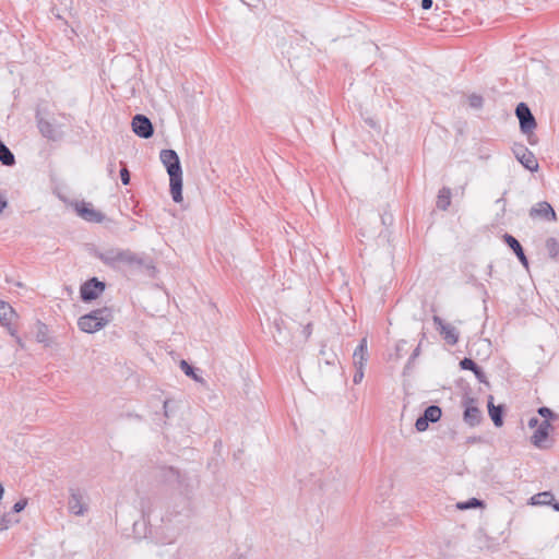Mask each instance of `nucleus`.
Returning a JSON list of instances; mask_svg holds the SVG:
<instances>
[{
  "label": "nucleus",
  "mask_w": 559,
  "mask_h": 559,
  "mask_svg": "<svg viewBox=\"0 0 559 559\" xmlns=\"http://www.w3.org/2000/svg\"><path fill=\"white\" fill-rule=\"evenodd\" d=\"M157 477L165 484L173 486L179 491L180 497L174 501L165 516L159 519L160 524L155 523L153 518L152 501L143 499L141 501V512L143 525L148 526L145 537H150L157 544H171L179 536L183 528V520L191 515V496L193 485L187 474H181L171 466H163L158 469Z\"/></svg>",
  "instance_id": "nucleus-1"
},
{
  "label": "nucleus",
  "mask_w": 559,
  "mask_h": 559,
  "mask_svg": "<svg viewBox=\"0 0 559 559\" xmlns=\"http://www.w3.org/2000/svg\"><path fill=\"white\" fill-rule=\"evenodd\" d=\"M94 255L111 269L128 267L130 270L154 269L152 260L130 249L106 248L96 250Z\"/></svg>",
  "instance_id": "nucleus-2"
},
{
  "label": "nucleus",
  "mask_w": 559,
  "mask_h": 559,
  "mask_svg": "<svg viewBox=\"0 0 559 559\" xmlns=\"http://www.w3.org/2000/svg\"><path fill=\"white\" fill-rule=\"evenodd\" d=\"M159 158L169 175L173 200L179 203L182 201V169L179 156L174 150H162Z\"/></svg>",
  "instance_id": "nucleus-3"
},
{
  "label": "nucleus",
  "mask_w": 559,
  "mask_h": 559,
  "mask_svg": "<svg viewBox=\"0 0 559 559\" xmlns=\"http://www.w3.org/2000/svg\"><path fill=\"white\" fill-rule=\"evenodd\" d=\"M112 318V310L110 308L104 307L82 316L79 319L78 324L83 332L94 333L108 324Z\"/></svg>",
  "instance_id": "nucleus-4"
},
{
  "label": "nucleus",
  "mask_w": 559,
  "mask_h": 559,
  "mask_svg": "<svg viewBox=\"0 0 559 559\" xmlns=\"http://www.w3.org/2000/svg\"><path fill=\"white\" fill-rule=\"evenodd\" d=\"M515 115L520 122V130L527 135L531 144H535L533 131L537 124L530 107L525 103H520L515 108Z\"/></svg>",
  "instance_id": "nucleus-5"
},
{
  "label": "nucleus",
  "mask_w": 559,
  "mask_h": 559,
  "mask_svg": "<svg viewBox=\"0 0 559 559\" xmlns=\"http://www.w3.org/2000/svg\"><path fill=\"white\" fill-rule=\"evenodd\" d=\"M432 320L436 330L439 332L445 344L449 346H454L457 343L460 336L457 328L452 323L445 322L438 316H433Z\"/></svg>",
  "instance_id": "nucleus-6"
},
{
  "label": "nucleus",
  "mask_w": 559,
  "mask_h": 559,
  "mask_svg": "<svg viewBox=\"0 0 559 559\" xmlns=\"http://www.w3.org/2000/svg\"><path fill=\"white\" fill-rule=\"evenodd\" d=\"M512 152L515 156V158L523 165L524 168H526L530 171H537L538 170V162L533 152H531L526 146L523 144L515 143L512 146Z\"/></svg>",
  "instance_id": "nucleus-7"
},
{
  "label": "nucleus",
  "mask_w": 559,
  "mask_h": 559,
  "mask_svg": "<svg viewBox=\"0 0 559 559\" xmlns=\"http://www.w3.org/2000/svg\"><path fill=\"white\" fill-rule=\"evenodd\" d=\"M69 491L68 509L70 513L78 516L84 515L88 510L84 493L79 488H70Z\"/></svg>",
  "instance_id": "nucleus-8"
},
{
  "label": "nucleus",
  "mask_w": 559,
  "mask_h": 559,
  "mask_svg": "<svg viewBox=\"0 0 559 559\" xmlns=\"http://www.w3.org/2000/svg\"><path fill=\"white\" fill-rule=\"evenodd\" d=\"M105 290V283L93 277L81 286V298L83 301L96 299Z\"/></svg>",
  "instance_id": "nucleus-9"
},
{
  "label": "nucleus",
  "mask_w": 559,
  "mask_h": 559,
  "mask_svg": "<svg viewBox=\"0 0 559 559\" xmlns=\"http://www.w3.org/2000/svg\"><path fill=\"white\" fill-rule=\"evenodd\" d=\"M131 126L133 132L142 139H150L154 133L151 120L144 115H135L132 119Z\"/></svg>",
  "instance_id": "nucleus-10"
},
{
  "label": "nucleus",
  "mask_w": 559,
  "mask_h": 559,
  "mask_svg": "<svg viewBox=\"0 0 559 559\" xmlns=\"http://www.w3.org/2000/svg\"><path fill=\"white\" fill-rule=\"evenodd\" d=\"M75 210L83 219L90 223H100L104 221L105 215L93 207L92 204L81 202L75 205Z\"/></svg>",
  "instance_id": "nucleus-11"
},
{
  "label": "nucleus",
  "mask_w": 559,
  "mask_h": 559,
  "mask_svg": "<svg viewBox=\"0 0 559 559\" xmlns=\"http://www.w3.org/2000/svg\"><path fill=\"white\" fill-rule=\"evenodd\" d=\"M530 216L532 218H543L548 222L557 221V215H556L555 210L546 201L538 202L536 205H534L530 210Z\"/></svg>",
  "instance_id": "nucleus-12"
},
{
  "label": "nucleus",
  "mask_w": 559,
  "mask_h": 559,
  "mask_svg": "<svg viewBox=\"0 0 559 559\" xmlns=\"http://www.w3.org/2000/svg\"><path fill=\"white\" fill-rule=\"evenodd\" d=\"M474 403V399H467L464 402L465 409L463 418L464 421L471 427L479 425L483 418L480 409L477 406H475Z\"/></svg>",
  "instance_id": "nucleus-13"
},
{
  "label": "nucleus",
  "mask_w": 559,
  "mask_h": 559,
  "mask_svg": "<svg viewBox=\"0 0 559 559\" xmlns=\"http://www.w3.org/2000/svg\"><path fill=\"white\" fill-rule=\"evenodd\" d=\"M369 359L368 352H353V365L355 369V373L353 377V381L355 384H358L364 379V369L365 365Z\"/></svg>",
  "instance_id": "nucleus-14"
},
{
  "label": "nucleus",
  "mask_w": 559,
  "mask_h": 559,
  "mask_svg": "<svg viewBox=\"0 0 559 559\" xmlns=\"http://www.w3.org/2000/svg\"><path fill=\"white\" fill-rule=\"evenodd\" d=\"M552 425L548 420H543L537 429L534 431L533 436L531 437L532 443L537 447L542 448V443L548 438L549 431L552 429Z\"/></svg>",
  "instance_id": "nucleus-15"
},
{
  "label": "nucleus",
  "mask_w": 559,
  "mask_h": 559,
  "mask_svg": "<svg viewBox=\"0 0 559 559\" xmlns=\"http://www.w3.org/2000/svg\"><path fill=\"white\" fill-rule=\"evenodd\" d=\"M34 335H35V338L36 341L41 344L44 347H49L53 344L51 337H50V332H49V329L46 324L41 323V322H36L35 325H34Z\"/></svg>",
  "instance_id": "nucleus-16"
},
{
  "label": "nucleus",
  "mask_w": 559,
  "mask_h": 559,
  "mask_svg": "<svg viewBox=\"0 0 559 559\" xmlns=\"http://www.w3.org/2000/svg\"><path fill=\"white\" fill-rule=\"evenodd\" d=\"M506 243L513 250L515 255L519 258L520 262L525 269H528V260L524 253V250L521 243L513 236L509 234H504L503 236Z\"/></svg>",
  "instance_id": "nucleus-17"
},
{
  "label": "nucleus",
  "mask_w": 559,
  "mask_h": 559,
  "mask_svg": "<svg viewBox=\"0 0 559 559\" xmlns=\"http://www.w3.org/2000/svg\"><path fill=\"white\" fill-rule=\"evenodd\" d=\"M531 503L534 506H551L555 511H559V502L555 501V497L550 491L534 495L531 498Z\"/></svg>",
  "instance_id": "nucleus-18"
},
{
  "label": "nucleus",
  "mask_w": 559,
  "mask_h": 559,
  "mask_svg": "<svg viewBox=\"0 0 559 559\" xmlns=\"http://www.w3.org/2000/svg\"><path fill=\"white\" fill-rule=\"evenodd\" d=\"M488 413L496 427H501L503 425V406H495L492 403V396H489Z\"/></svg>",
  "instance_id": "nucleus-19"
},
{
  "label": "nucleus",
  "mask_w": 559,
  "mask_h": 559,
  "mask_svg": "<svg viewBox=\"0 0 559 559\" xmlns=\"http://www.w3.org/2000/svg\"><path fill=\"white\" fill-rule=\"evenodd\" d=\"M38 129L43 136L53 141L58 139L56 128L52 126V123L43 118L38 119Z\"/></svg>",
  "instance_id": "nucleus-20"
},
{
  "label": "nucleus",
  "mask_w": 559,
  "mask_h": 559,
  "mask_svg": "<svg viewBox=\"0 0 559 559\" xmlns=\"http://www.w3.org/2000/svg\"><path fill=\"white\" fill-rule=\"evenodd\" d=\"M451 204V190L450 188L443 187L439 193L437 199V207L439 210L445 211Z\"/></svg>",
  "instance_id": "nucleus-21"
},
{
  "label": "nucleus",
  "mask_w": 559,
  "mask_h": 559,
  "mask_svg": "<svg viewBox=\"0 0 559 559\" xmlns=\"http://www.w3.org/2000/svg\"><path fill=\"white\" fill-rule=\"evenodd\" d=\"M14 316L15 311L13 308L9 304L0 301V322L8 325L11 323Z\"/></svg>",
  "instance_id": "nucleus-22"
},
{
  "label": "nucleus",
  "mask_w": 559,
  "mask_h": 559,
  "mask_svg": "<svg viewBox=\"0 0 559 559\" xmlns=\"http://www.w3.org/2000/svg\"><path fill=\"white\" fill-rule=\"evenodd\" d=\"M0 162L5 166H13L15 157L9 147L0 140Z\"/></svg>",
  "instance_id": "nucleus-23"
},
{
  "label": "nucleus",
  "mask_w": 559,
  "mask_h": 559,
  "mask_svg": "<svg viewBox=\"0 0 559 559\" xmlns=\"http://www.w3.org/2000/svg\"><path fill=\"white\" fill-rule=\"evenodd\" d=\"M423 415L429 423H437L441 418L442 411L437 405H430L424 411Z\"/></svg>",
  "instance_id": "nucleus-24"
},
{
  "label": "nucleus",
  "mask_w": 559,
  "mask_h": 559,
  "mask_svg": "<svg viewBox=\"0 0 559 559\" xmlns=\"http://www.w3.org/2000/svg\"><path fill=\"white\" fill-rule=\"evenodd\" d=\"M180 368L185 372L186 376L192 378L194 381H197V382L204 381L203 378H201L197 374V372H195L197 369L193 366H191L190 364H188V361H186L185 359H182L180 361Z\"/></svg>",
  "instance_id": "nucleus-25"
},
{
  "label": "nucleus",
  "mask_w": 559,
  "mask_h": 559,
  "mask_svg": "<svg viewBox=\"0 0 559 559\" xmlns=\"http://www.w3.org/2000/svg\"><path fill=\"white\" fill-rule=\"evenodd\" d=\"M320 353L323 356L322 358L318 359V364L320 367H321L322 360L324 361V364L326 366H335L336 364L340 362L335 352H320Z\"/></svg>",
  "instance_id": "nucleus-26"
},
{
  "label": "nucleus",
  "mask_w": 559,
  "mask_h": 559,
  "mask_svg": "<svg viewBox=\"0 0 559 559\" xmlns=\"http://www.w3.org/2000/svg\"><path fill=\"white\" fill-rule=\"evenodd\" d=\"M457 509L460 510H468V509H476L479 507H484V501L477 499V498H471L467 501L459 502L456 504Z\"/></svg>",
  "instance_id": "nucleus-27"
},
{
  "label": "nucleus",
  "mask_w": 559,
  "mask_h": 559,
  "mask_svg": "<svg viewBox=\"0 0 559 559\" xmlns=\"http://www.w3.org/2000/svg\"><path fill=\"white\" fill-rule=\"evenodd\" d=\"M546 249L550 258H556L559 254V243L556 238H548L546 240Z\"/></svg>",
  "instance_id": "nucleus-28"
},
{
  "label": "nucleus",
  "mask_w": 559,
  "mask_h": 559,
  "mask_svg": "<svg viewBox=\"0 0 559 559\" xmlns=\"http://www.w3.org/2000/svg\"><path fill=\"white\" fill-rule=\"evenodd\" d=\"M537 413L544 418V420H558L559 419V414L552 412L549 407L547 406H542L537 409Z\"/></svg>",
  "instance_id": "nucleus-29"
},
{
  "label": "nucleus",
  "mask_w": 559,
  "mask_h": 559,
  "mask_svg": "<svg viewBox=\"0 0 559 559\" xmlns=\"http://www.w3.org/2000/svg\"><path fill=\"white\" fill-rule=\"evenodd\" d=\"M19 520L12 521L9 514L0 516V532L7 531L13 523H17Z\"/></svg>",
  "instance_id": "nucleus-30"
},
{
  "label": "nucleus",
  "mask_w": 559,
  "mask_h": 559,
  "mask_svg": "<svg viewBox=\"0 0 559 559\" xmlns=\"http://www.w3.org/2000/svg\"><path fill=\"white\" fill-rule=\"evenodd\" d=\"M428 425H429L428 419H427L426 417H424V415L421 414V415L416 419L415 428H416V430H417V431L423 432V431L427 430Z\"/></svg>",
  "instance_id": "nucleus-31"
},
{
  "label": "nucleus",
  "mask_w": 559,
  "mask_h": 559,
  "mask_svg": "<svg viewBox=\"0 0 559 559\" xmlns=\"http://www.w3.org/2000/svg\"><path fill=\"white\" fill-rule=\"evenodd\" d=\"M468 105L472 108L479 109L483 106V97L476 94H473L468 97Z\"/></svg>",
  "instance_id": "nucleus-32"
},
{
  "label": "nucleus",
  "mask_w": 559,
  "mask_h": 559,
  "mask_svg": "<svg viewBox=\"0 0 559 559\" xmlns=\"http://www.w3.org/2000/svg\"><path fill=\"white\" fill-rule=\"evenodd\" d=\"M460 366L464 370H471L477 369L478 365L471 358H464L460 361Z\"/></svg>",
  "instance_id": "nucleus-33"
},
{
  "label": "nucleus",
  "mask_w": 559,
  "mask_h": 559,
  "mask_svg": "<svg viewBox=\"0 0 559 559\" xmlns=\"http://www.w3.org/2000/svg\"><path fill=\"white\" fill-rule=\"evenodd\" d=\"M26 506H27V499L26 498L21 499L13 504L12 512L20 513L25 509Z\"/></svg>",
  "instance_id": "nucleus-34"
},
{
  "label": "nucleus",
  "mask_w": 559,
  "mask_h": 559,
  "mask_svg": "<svg viewBox=\"0 0 559 559\" xmlns=\"http://www.w3.org/2000/svg\"><path fill=\"white\" fill-rule=\"evenodd\" d=\"M120 179L124 186L130 183V171L128 170V168L126 166L122 167L120 170Z\"/></svg>",
  "instance_id": "nucleus-35"
},
{
  "label": "nucleus",
  "mask_w": 559,
  "mask_h": 559,
  "mask_svg": "<svg viewBox=\"0 0 559 559\" xmlns=\"http://www.w3.org/2000/svg\"><path fill=\"white\" fill-rule=\"evenodd\" d=\"M473 372L479 382L487 383V377L479 366L477 367V369H474Z\"/></svg>",
  "instance_id": "nucleus-36"
},
{
  "label": "nucleus",
  "mask_w": 559,
  "mask_h": 559,
  "mask_svg": "<svg viewBox=\"0 0 559 559\" xmlns=\"http://www.w3.org/2000/svg\"><path fill=\"white\" fill-rule=\"evenodd\" d=\"M368 348V340L367 337H362L359 342V344L356 346L355 349H367Z\"/></svg>",
  "instance_id": "nucleus-37"
},
{
  "label": "nucleus",
  "mask_w": 559,
  "mask_h": 559,
  "mask_svg": "<svg viewBox=\"0 0 559 559\" xmlns=\"http://www.w3.org/2000/svg\"><path fill=\"white\" fill-rule=\"evenodd\" d=\"M527 425H528L530 428L538 427L539 420L536 417H532V418H530Z\"/></svg>",
  "instance_id": "nucleus-38"
},
{
  "label": "nucleus",
  "mask_w": 559,
  "mask_h": 559,
  "mask_svg": "<svg viewBox=\"0 0 559 559\" xmlns=\"http://www.w3.org/2000/svg\"><path fill=\"white\" fill-rule=\"evenodd\" d=\"M432 7V0H421V8L429 10Z\"/></svg>",
  "instance_id": "nucleus-39"
},
{
  "label": "nucleus",
  "mask_w": 559,
  "mask_h": 559,
  "mask_svg": "<svg viewBox=\"0 0 559 559\" xmlns=\"http://www.w3.org/2000/svg\"><path fill=\"white\" fill-rule=\"evenodd\" d=\"M168 405H169V400L164 401V403H163V408H164V416H165L166 418H168V417H169V413H168V412H169V408H168Z\"/></svg>",
  "instance_id": "nucleus-40"
},
{
  "label": "nucleus",
  "mask_w": 559,
  "mask_h": 559,
  "mask_svg": "<svg viewBox=\"0 0 559 559\" xmlns=\"http://www.w3.org/2000/svg\"><path fill=\"white\" fill-rule=\"evenodd\" d=\"M302 333H304V335H305V337H306V338L310 336V334H311V324H310V323H308V324L304 328Z\"/></svg>",
  "instance_id": "nucleus-41"
},
{
  "label": "nucleus",
  "mask_w": 559,
  "mask_h": 559,
  "mask_svg": "<svg viewBox=\"0 0 559 559\" xmlns=\"http://www.w3.org/2000/svg\"><path fill=\"white\" fill-rule=\"evenodd\" d=\"M7 206V201L0 198V213L3 211V209Z\"/></svg>",
  "instance_id": "nucleus-42"
},
{
  "label": "nucleus",
  "mask_w": 559,
  "mask_h": 559,
  "mask_svg": "<svg viewBox=\"0 0 559 559\" xmlns=\"http://www.w3.org/2000/svg\"><path fill=\"white\" fill-rule=\"evenodd\" d=\"M419 353H420V352H413V355H412V357H411V359H409V362H411V361H414V360L418 357Z\"/></svg>",
  "instance_id": "nucleus-43"
},
{
  "label": "nucleus",
  "mask_w": 559,
  "mask_h": 559,
  "mask_svg": "<svg viewBox=\"0 0 559 559\" xmlns=\"http://www.w3.org/2000/svg\"><path fill=\"white\" fill-rule=\"evenodd\" d=\"M3 495H4V488H3L2 484L0 483V500L3 498Z\"/></svg>",
  "instance_id": "nucleus-44"
},
{
  "label": "nucleus",
  "mask_w": 559,
  "mask_h": 559,
  "mask_svg": "<svg viewBox=\"0 0 559 559\" xmlns=\"http://www.w3.org/2000/svg\"><path fill=\"white\" fill-rule=\"evenodd\" d=\"M140 523H134V531L138 532V527H139Z\"/></svg>",
  "instance_id": "nucleus-45"
}]
</instances>
